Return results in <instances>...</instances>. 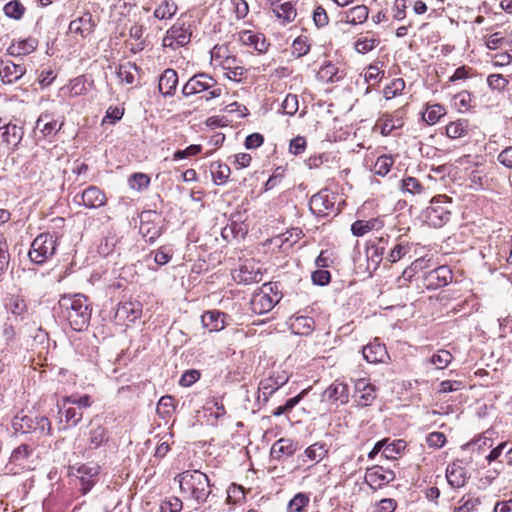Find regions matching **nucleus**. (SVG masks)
<instances>
[{"label":"nucleus","instance_id":"obj_1","mask_svg":"<svg viewBox=\"0 0 512 512\" xmlns=\"http://www.w3.org/2000/svg\"><path fill=\"white\" fill-rule=\"evenodd\" d=\"M60 316L77 332L83 331L89 325L91 308L88 298L82 294L64 295L58 302Z\"/></svg>","mask_w":512,"mask_h":512},{"label":"nucleus","instance_id":"obj_2","mask_svg":"<svg viewBox=\"0 0 512 512\" xmlns=\"http://www.w3.org/2000/svg\"><path fill=\"white\" fill-rule=\"evenodd\" d=\"M180 492L185 499L194 500L203 504L212 492V485L208 476L199 470H187L175 477Z\"/></svg>","mask_w":512,"mask_h":512},{"label":"nucleus","instance_id":"obj_3","mask_svg":"<svg viewBox=\"0 0 512 512\" xmlns=\"http://www.w3.org/2000/svg\"><path fill=\"white\" fill-rule=\"evenodd\" d=\"M209 91L203 98L209 101L222 95L223 88L217 81L206 73H199L191 77L183 86L182 94L186 97Z\"/></svg>","mask_w":512,"mask_h":512},{"label":"nucleus","instance_id":"obj_4","mask_svg":"<svg viewBox=\"0 0 512 512\" xmlns=\"http://www.w3.org/2000/svg\"><path fill=\"white\" fill-rule=\"evenodd\" d=\"M57 236L51 233H41L32 242L28 256L33 263L43 264L57 250Z\"/></svg>","mask_w":512,"mask_h":512},{"label":"nucleus","instance_id":"obj_5","mask_svg":"<svg viewBox=\"0 0 512 512\" xmlns=\"http://www.w3.org/2000/svg\"><path fill=\"white\" fill-rule=\"evenodd\" d=\"M336 198V194L330 192L328 189H322L311 197L309 208L316 216H327L333 211Z\"/></svg>","mask_w":512,"mask_h":512},{"label":"nucleus","instance_id":"obj_6","mask_svg":"<svg viewBox=\"0 0 512 512\" xmlns=\"http://www.w3.org/2000/svg\"><path fill=\"white\" fill-rule=\"evenodd\" d=\"M395 479V473L392 470L384 469L382 466L375 465L366 470L364 481L369 487L376 491Z\"/></svg>","mask_w":512,"mask_h":512},{"label":"nucleus","instance_id":"obj_7","mask_svg":"<svg viewBox=\"0 0 512 512\" xmlns=\"http://www.w3.org/2000/svg\"><path fill=\"white\" fill-rule=\"evenodd\" d=\"M76 203L82 204L89 209H97L107 202L106 194L97 186H89L74 197Z\"/></svg>","mask_w":512,"mask_h":512},{"label":"nucleus","instance_id":"obj_8","mask_svg":"<svg viewBox=\"0 0 512 512\" xmlns=\"http://www.w3.org/2000/svg\"><path fill=\"white\" fill-rule=\"evenodd\" d=\"M441 198V196L433 198L430 206L426 209L427 222L433 227H441L449 221L451 216L450 210L444 205L445 201Z\"/></svg>","mask_w":512,"mask_h":512},{"label":"nucleus","instance_id":"obj_9","mask_svg":"<svg viewBox=\"0 0 512 512\" xmlns=\"http://www.w3.org/2000/svg\"><path fill=\"white\" fill-rule=\"evenodd\" d=\"M272 7L274 16L282 25L291 23L297 16L295 5L297 0H267Z\"/></svg>","mask_w":512,"mask_h":512},{"label":"nucleus","instance_id":"obj_10","mask_svg":"<svg viewBox=\"0 0 512 512\" xmlns=\"http://www.w3.org/2000/svg\"><path fill=\"white\" fill-rule=\"evenodd\" d=\"M24 135L23 128L13 124H2L0 120V145L9 150H15Z\"/></svg>","mask_w":512,"mask_h":512},{"label":"nucleus","instance_id":"obj_11","mask_svg":"<svg viewBox=\"0 0 512 512\" xmlns=\"http://www.w3.org/2000/svg\"><path fill=\"white\" fill-rule=\"evenodd\" d=\"M191 32L185 27L184 23H175L166 33L163 39L165 47H176L184 46L190 41Z\"/></svg>","mask_w":512,"mask_h":512},{"label":"nucleus","instance_id":"obj_12","mask_svg":"<svg viewBox=\"0 0 512 512\" xmlns=\"http://www.w3.org/2000/svg\"><path fill=\"white\" fill-rule=\"evenodd\" d=\"M362 354L364 359L372 364L385 363L390 358L386 346L377 339L364 346Z\"/></svg>","mask_w":512,"mask_h":512},{"label":"nucleus","instance_id":"obj_13","mask_svg":"<svg viewBox=\"0 0 512 512\" xmlns=\"http://www.w3.org/2000/svg\"><path fill=\"white\" fill-rule=\"evenodd\" d=\"M229 316L219 310L206 311L201 316V323L209 332H218L225 328Z\"/></svg>","mask_w":512,"mask_h":512},{"label":"nucleus","instance_id":"obj_14","mask_svg":"<svg viewBox=\"0 0 512 512\" xmlns=\"http://www.w3.org/2000/svg\"><path fill=\"white\" fill-rule=\"evenodd\" d=\"M355 391L359 394L357 403L361 407L372 405L376 399V388L366 379H358L355 382Z\"/></svg>","mask_w":512,"mask_h":512},{"label":"nucleus","instance_id":"obj_15","mask_svg":"<svg viewBox=\"0 0 512 512\" xmlns=\"http://www.w3.org/2000/svg\"><path fill=\"white\" fill-rule=\"evenodd\" d=\"M26 72V69L10 60L0 61V77L3 83L12 84L19 80Z\"/></svg>","mask_w":512,"mask_h":512},{"label":"nucleus","instance_id":"obj_16","mask_svg":"<svg viewBox=\"0 0 512 512\" xmlns=\"http://www.w3.org/2000/svg\"><path fill=\"white\" fill-rule=\"evenodd\" d=\"M239 40L243 45L253 47L259 53H265L270 45L263 34L254 33L250 30L241 31Z\"/></svg>","mask_w":512,"mask_h":512},{"label":"nucleus","instance_id":"obj_17","mask_svg":"<svg viewBox=\"0 0 512 512\" xmlns=\"http://www.w3.org/2000/svg\"><path fill=\"white\" fill-rule=\"evenodd\" d=\"M95 22L91 13L86 12L82 16L74 19L69 24V30L71 33L79 34L82 38H85L94 31Z\"/></svg>","mask_w":512,"mask_h":512},{"label":"nucleus","instance_id":"obj_18","mask_svg":"<svg viewBox=\"0 0 512 512\" xmlns=\"http://www.w3.org/2000/svg\"><path fill=\"white\" fill-rule=\"evenodd\" d=\"M428 288H439L452 281V272L447 266H439L430 271L426 277Z\"/></svg>","mask_w":512,"mask_h":512},{"label":"nucleus","instance_id":"obj_19","mask_svg":"<svg viewBox=\"0 0 512 512\" xmlns=\"http://www.w3.org/2000/svg\"><path fill=\"white\" fill-rule=\"evenodd\" d=\"M296 451V442L289 438H281L272 445L270 455L273 459L280 460L292 456Z\"/></svg>","mask_w":512,"mask_h":512},{"label":"nucleus","instance_id":"obj_20","mask_svg":"<svg viewBox=\"0 0 512 512\" xmlns=\"http://www.w3.org/2000/svg\"><path fill=\"white\" fill-rule=\"evenodd\" d=\"M287 381L288 377L285 374H278L277 376L272 375L261 380L259 383V391L262 393L264 400L267 401L268 398Z\"/></svg>","mask_w":512,"mask_h":512},{"label":"nucleus","instance_id":"obj_21","mask_svg":"<svg viewBox=\"0 0 512 512\" xmlns=\"http://www.w3.org/2000/svg\"><path fill=\"white\" fill-rule=\"evenodd\" d=\"M446 478L452 488H461L466 484L468 475L464 467L457 463H452L446 469Z\"/></svg>","mask_w":512,"mask_h":512},{"label":"nucleus","instance_id":"obj_22","mask_svg":"<svg viewBox=\"0 0 512 512\" xmlns=\"http://www.w3.org/2000/svg\"><path fill=\"white\" fill-rule=\"evenodd\" d=\"M323 395L328 400L345 404L349 400V388L347 384L336 380L324 391Z\"/></svg>","mask_w":512,"mask_h":512},{"label":"nucleus","instance_id":"obj_23","mask_svg":"<svg viewBox=\"0 0 512 512\" xmlns=\"http://www.w3.org/2000/svg\"><path fill=\"white\" fill-rule=\"evenodd\" d=\"M178 84V75L174 69H166L159 78L158 88L164 96H172Z\"/></svg>","mask_w":512,"mask_h":512},{"label":"nucleus","instance_id":"obj_24","mask_svg":"<svg viewBox=\"0 0 512 512\" xmlns=\"http://www.w3.org/2000/svg\"><path fill=\"white\" fill-rule=\"evenodd\" d=\"M141 313L142 305L140 302L128 301L119 304L116 311V316L119 317L120 319L133 322L140 317Z\"/></svg>","mask_w":512,"mask_h":512},{"label":"nucleus","instance_id":"obj_25","mask_svg":"<svg viewBox=\"0 0 512 512\" xmlns=\"http://www.w3.org/2000/svg\"><path fill=\"white\" fill-rule=\"evenodd\" d=\"M369 15V9L365 5H357L342 14L341 21L352 25L364 23Z\"/></svg>","mask_w":512,"mask_h":512},{"label":"nucleus","instance_id":"obj_26","mask_svg":"<svg viewBox=\"0 0 512 512\" xmlns=\"http://www.w3.org/2000/svg\"><path fill=\"white\" fill-rule=\"evenodd\" d=\"M277 302L267 293H259L252 297L250 305L254 313L264 314L271 311Z\"/></svg>","mask_w":512,"mask_h":512},{"label":"nucleus","instance_id":"obj_27","mask_svg":"<svg viewBox=\"0 0 512 512\" xmlns=\"http://www.w3.org/2000/svg\"><path fill=\"white\" fill-rule=\"evenodd\" d=\"M471 131V125L467 119H458L446 126V135L450 139H459L467 136Z\"/></svg>","mask_w":512,"mask_h":512},{"label":"nucleus","instance_id":"obj_28","mask_svg":"<svg viewBox=\"0 0 512 512\" xmlns=\"http://www.w3.org/2000/svg\"><path fill=\"white\" fill-rule=\"evenodd\" d=\"M223 70L226 71L225 75L228 79L239 81L246 72L245 68L241 65V61L235 56L222 61Z\"/></svg>","mask_w":512,"mask_h":512},{"label":"nucleus","instance_id":"obj_29","mask_svg":"<svg viewBox=\"0 0 512 512\" xmlns=\"http://www.w3.org/2000/svg\"><path fill=\"white\" fill-rule=\"evenodd\" d=\"M327 453L328 449L326 448V445L324 443L316 442L307 447L304 453L299 456V459H301L303 462L309 460L314 463H318L326 457Z\"/></svg>","mask_w":512,"mask_h":512},{"label":"nucleus","instance_id":"obj_30","mask_svg":"<svg viewBox=\"0 0 512 512\" xmlns=\"http://www.w3.org/2000/svg\"><path fill=\"white\" fill-rule=\"evenodd\" d=\"M63 123H58L51 115L45 113L41 114L37 120L36 127L43 133L44 136L55 135L62 127Z\"/></svg>","mask_w":512,"mask_h":512},{"label":"nucleus","instance_id":"obj_31","mask_svg":"<svg viewBox=\"0 0 512 512\" xmlns=\"http://www.w3.org/2000/svg\"><path fill=\"white\" fill-rule=\"evenodd\" d=\"M233 278L243 284L258 283L262 279V274L259 270H254L248 265H242L238 271L233 274Z\"/></svg>","mask_w":512,"mask_h":512},{"label":"nucleus","instance_id":"obj_32","mask_svg":"<svg viewBox=\"0 0 512 512\" xmlns=\"http://www.w3.org/2000/svg\"><path fill=\"white\" fill-rule=\"evenodd\" d=\"M138 71L139 68L135 63L125 62L118 66L116 74L121 83L131 85L134 83Z\"/></svg>","mask_w":512,"mask_h":512},{"label":"nucleus","instance_id":"obj_33","mask_svg":"<svg viewBox=\"0 0 512 512\" xmlns=\"http://www.w3.org/2000/svg\"><path fill=\"white\" fill-rule=\"evenodd\" d=\"M315 322L308 316H297L291 322V328L295 334L308 335L314 330Z\"/></svg>","mask_w":512,"mask_h":512},{"label":"nucleus","instance_id":"obj_34","mask_svg":"<svg viewBox=\"0 0 512 512\" xmlns=\"http://www.w3.org/2000/svg\"><path fill=\"white\" fill-rule=\"evenodd\" d=\"M210 172L217 185L226 183L231 173L229 166L219 161H214L210 164Z\"/></svg>","mask_w":512,"mask_h":512},{"label":"nucleus","instance_id":"obj_35","mask_svg":"<svg viewBox=\"0 0 512 512\" xmlns=\"http://www.w3.org/2000/svg\"><path fill=\"white\" fill-rule=\"evenodd\" d=\"M400 190L403 193L420 195L425 191V187L417 178L407 176L400 181Z\"/></svg>","mask_w":512,"mask_h":512},{"label":"nucleus","instance_id":"obj_36","mask_svg":"<svg viewBox=\"0 0 512 512\" xmlns=\"http://www.w3.org/2000/svg\"><path fill=\"white\" fill-rule=\"evenodd\" d=\"M447 113L446 108L441 104L428 105L423 113V120L429 124H436Z\"/></svg>","mask_w":512,"mask_h":512},{"label":"nucleus","instance_id":"obj_37","mask_svg":"<svg viewBox=\"0 0 512 512\" xmlns=\"http://www.w3.org/2000/svg\"><path fill=\"white\" fill-rule=\"evenodd\" d=\"M177 12V5L174 1L163 0L154 10V17L160 20L170 19Z\"/></svg>","mask_w":512,"mask_h":512},{"label":"nucleus","instance_id":"obj_38","mask_svg":"<svg viewBox=\"0 0 512 512\" xmlns=\"http://www.w3.org/2000/svg\"><path fill=\"white\" fill-rule=\"evenodd\" d=\"M402 125H403V122L401 119L394 120L392 117H390L388 115H384L382 118H380L378 120L376 127L379 128L380 133L383 136H388L395 129L401 128Z\"/></svg>","mask_w":512,"mask_h":512},{"label":"nucleus","instance_id":"obj_39","mask_svg":"<svg viewBox=\"0 0 512 512\" xmlns=\"http://www.w3.org/2000/svg\"><path fill=\"white\" fill-rule=\"evenodd\" d=\"M109 439L108 431L105 427L98 425L89 432V444L91 448H98Z\"/></svg>","mask_w":512,"mask_h":512},{"label":"nucleus","instance_id":"obj_40","mask_svg":"<svg viewBox=\"0 0 512 512\" xmlns=\"http://www.w3.org/2000/svg\"><path fill=\"white\" fill-rule=\"evenodd\" d=\"M26 11L25 6L19 0H11L3 7L5 16L14 20H20Z\"/></svg>","mask_w":512,"mask_h":512},{"label":"nucleus","instance_id":"obj_41","mask_svg":"<svg viewBox=\"0 0 512 512\" xmlns=\"http://www.w3.org/2000/svg\"><path fill=\"white\" fill-rule=\"evenodd\" d=\"M394 164V159L391 155L379 156L374 164L373 171L378 176H386Z\"/></svg>","mask_w":512,"mask_h":512},{"label":"nucleus","instance_id":"obj_42","mask_svg":"<svg viewBox=\"0 0 512 512\" xmlns=\"http://www.w3.org/2000/svg\"><path fill=\"white\" fill-rule=\"evenodd\" d=\"M378 224L379 221L377 219H371L368 221L357 220L352 224L351 231L353 235L360 237L373 230Z\"/></svg>","mask_w":512,"mask_h":512},{"label":"nucleus","instance_id":"obj_43","mask_svg":"<svg viewBox=\"0 0 512 512\" xmlns=\"http://www.w3.org/2000/svg\"><path fill=\"white\" fill-rule=\"evenodd\" d=\"M38 45V41L35 38H27L25 40L19 41L17 45H13L10 47L11 54H15V52L20 55H27L31 52H33Z\"/></svg>","mask_w":512,"mask_h":512},{"label":"nucleus","instance_id":"obj_44","mask_svg":"<svg viewBox=\"0 0 512 512\" xmlns=\"http://www.w3.org/2000/svg\"><path fill=\"white\" fill-rule=\"evenodd\" d=\"M310 498L306 493H297L288 504V512H302L309 504Z\"/></svg>","mask_w":512,"mask_h":512},{"label":"nucleus","instance_id":"obj_45","mask_svg":"<svg viewBox=\"0 0 512 512\" xmlns=\"http://www.w3.org/2000/svg\"><path fill=\"white\" fill-rule=\"evenodd\" d=\"M459 503L460 505L454 509V512H471L480 505L481 501L478 497L467 494L460 499Z\"/></svg>","mask_w":512,"mask_h":512},{"label":"nucleus","instance_id":"obj_46","mask_svg":"<svg viewBox=\"0 0 512 512\" xmlns=\"http://www.w3.org/2000/svg\"><path fill=\"white\" fill-rule=\"evenodd\" d=\"M452 354L447 350H439L436 354H434L430 362L437 368V369H444L446 368L452 361Z\"/></svg>","mask_w":512,"mask_h":512},{"label":"nucleus","instance_id":"obj_47","mask_svg":"<svg viewBox=\"0 0 512 512\" xmlns=\"http://www.w3.org/2000/svg\"><path fill=\"white\" fill-rule=\"evenodd\" d=\"M405 88V81L402 78L394 79L384 90V97L386 99L394 98L396 95L401 93Z\"/></svg>","mask_w":512,"mask_h":512},{"label":"nucleus","instance_id":"obj_48","mask_svg":"<svg viewBox=\"0 0 512 512\" xmlns=\"http://www.w3.org/2000/svg\"><path fill=\"white\" fill-rule=\"evenodd\" d=\"M140 233L147 242L153 243L161 235V230L151 223H142L140 225Z\"/></svg>","mask_w":512,"mask_h":512},{"label":"nucleus","instance_id":"obj_49","mask_svg":"<svg viewBox=\"0 0 512 512\" xmlns=\"http://www.w3.org/2000/svg\"><path fill=\"white\" fill-rule=\"evenodd\" d=\"M409 251L410 247L408 244L399 243L390 250L386 256V260L389 263H395L402 259Z\"/></svg>","mask_w":512,"mask_h":512},{"label":"nucleus","instance_id":"obj_50","mask_svg":"<svg viewBox=\"0 0 512 512\" xmlns=\"http://www.w3.org/2000/svg\"><path fill=\"white\" fill-rule=\"evenodd\" d=\"M232 57L234 55H230L229 49L225 45H216L211 51V60L219 66H222V61Z\"/></svg>","mask_w":512,"mask_h":512},{"label":"nucleus","instance_id":"obj_51","mask_svg":"<svg viewBox=\"0 0 512 512\" xmlns=\"http://www.w3.org/2000/svg\"><path fill=\"white\" fill-rule=\"evenodd\" d=\"M66 404L77 405L80 409L89 408L92 405V399L87 394L79 397L71 395L63 398V407H65Z\"/></svg>","mask_w":512,"mask_h":512},{"label":"nucleus","instance_id":"obj_52","mask_svg":"<svg viewBox=\"0 0 512 512\" xmlns=\"http://www.w3.org/2000/svg\"><path fill=\"white\" fill-rule=\"evenodd\" d=\"M310 50V44L308 38L305 36L297 37L292 44V53L297 57L306 55Z\"/></svg>","mask_w":512,"mask_h":512},{"label":"nucleus","instance_id":"obj_53","mask_svg":"<svg viewBox=\"0 0 512 512\" xmlns=\"http://www.w3.org/2000/svg\"><path fill=\"white\" fill-rule=\"evenodd\" d=\"M378 44H379V39H377V38H367V37L359 38L355 42V50L358 53L365 54V53H368L369 51H371L372 49H374Z\"/></svg>","mask_w":512,"mask_h":512},{"label":"nucleus","instance_id":"obj_54","mask_svg":"<svg viewBox=\"0 0 512 512\" xmlns=\"http://www.w3.org/2000/svg\"><path fill=\"white\" fill-rule=\"evenodd\" d=\"M150 184V178L143 173H134L129 177V185L132 189L142 190Z\"/></svg>","mask_w":512,"mask_h":512},{"label":"nucleus","instance_id":"obj_55","mask_svg":"<svg viewBox=\"0 0 512 512\" xmlns=\"http://www.w3.org/2000/svg\"><path fill=\"white\" fill-rule=\"evenodd\" d=\"M454 100L459 111H467L471 107L472 95L468 91H462L455 95Z\"/></svg>","mask_w":512,"mask_h":512},{"label":"nucleus","instance_id":"obj_56","mask_svg":"<svg viewBox=\"0 0 512 512\" xmlns=\"http://www.w3.org/2000/svg\"><path fill=\"white\" fill-rule=\"evenodd\" d=\"M487 84L493 90H504L508 80L502 74H491L487 77Z\"/></svg>","mask_w":512,"mask_h":512},{"label":"nucleus","instance_id":"obj_57","mask_svg":"<svg viewBox=\"0 0 512 512\" xmlns=\"http://www.w3.org/2000/svg\"><path fill=\"white\" fill-rule=\"evenodd\" d=\"M282 109L287 115H294L298 111V97L294 94H288L282 102Z\"/></svg>","mask_w":512,"mask_h":512},{"label":"nucleus","instance_id":"obj_58","mask_svg":"<svg viewBox=\"0 0 512 512\" xmlns=\"http://www.w3.org/2000/svg\"><path fill=\"white\" fill-rule=\"evenodd\" d=\"M182 501L178 497H169L160 506L161 512H179L182 509Z\"/></svg>","mask_w":512,"mask_h":512},{"label":"nucleus","instance_id":"obj_59","mask_svg":"<svg viewBox=\"0 0 512 512\" xmlns=\"http://www.w3.org/2000/svg\"><path fill=\"white\" fill-rule=\"evenodd\" d=\"M201 151H202L201 145L193 144V145L188 146L184 150H177L173 155V160L178 161V160L190 157V156H194V155L199 154Z\"/></svg>","mask_w":512,"mask_h":512},{"label":"nucleus","instance_id":"obj_60","mask_svg":"<svg viewBox=\"0 0 512 512\" xmlns=\"http://www.w3.org/2000/svg\"><path fill=\"white\" fill-rule=\"evenodd\" d=\"M307 146L305 137L297 136L289 143V152L293 155H300L304 153Z\"/></svg>","mask_w":512,"mask_h":512},{"label":"nucleus","instance_id":"obj_61","mask_svg":"<svg viewBox=\"0 0 512 512\" xmlns=\"http://www.w3.org/2000/svg\"><path fill=\"white\" fill-rule=\"evenodd\" d=\"M397 508V502L393 498H384L374 506V512H394Z\"/></svg>","mask_w":512,"mask_h":512},{"label":"nucleus","instance_id":"obj_62","mask_svg":"<svg viewBox=\"0 0 512 512\" xmlns=\"http://www.w3.org/2000/svg\"><path fill=\"white\" fill-rule=\"evenodd\" d=\"M172 258V250L168 247L162 246L154 253V261L162 266L167 264Z\"/></svg>","mask_w":512,"mask_h":512},{"label":"nucleus","instance_id":"obj_63","mask_svg":"<svg viewBox=\"0 0 512 512\" xmlns=\"http://www.w3.org/2000/svg\"><path fill=\"white\" fill-rule=\"evenodd\" d=\"M31 452L32 450L27 444H21L13 450L11 454V461L19 462L24 459H27L30 456Z\"/></svg>","mask_w":512,"mask_h":512},{"label":"nucleus","instance_id":"obj_64","mask_svg":"<svg viewBox=\"0 0 512 512\" xmlns=\"http://www.w3.org/2000/svg\"><path fill=\"white\" fill-rule=\"evenodd\" d=\"M200 378V372L195 369L185 371L180 380L179 384L183 387H189L194 384Z\"/></svg>","mask_w":512,"mask_h":512}]
</instances>
